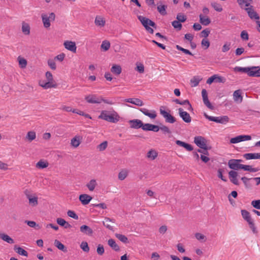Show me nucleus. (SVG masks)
Listing matches in <instances>:
<instances>
[{"instance_id": "63", "label": "nucleus", "mask_w": 260, "mask_h": 260, "mask_svg": "<svg viewBox=\"0 0 260 260\" xmlns=\"http://www.w3.org/2000/svg\"><path fill=\"white\" fill-rule=\"evenodd\" d=\"M48 64L52 70H55L56 68V63L54 60L50 59L48 60Z\"/></svg>"}, {"instance_id": "34", "label": "nucleus", "mask_w": 260, "mask_h": 260, "mask_svg": "<svg viewBox=\"0 0 260 260\" xmlns=\"http://www.w3.org/2000/svg\"><path fill=\"white\" fill-rule=\"evenodd\" d=\"M97 185L96 181L95 179H91L87 184L86 186L90 191H93Z\"/></svg>"}, {"instance_id": "25", "label": "nucleus", "mask_w": 260, "mask_h": 260, "mask_svg": "<svg viewBox=\"0 0 260 260\" xmlns=\"http://www.w3.org/2000/svg\"><path fill=\"white\" fill-rule=\"evenodd\" d=\"M241 215L242 217L244 218L245 220H246L247 222L252 220V218L251 217L250 213L246 210H241Z\"/></svg>"}, {"instance_id": "51", "label": "nucleus", "mask_w": 260, "mask_h": 260, "mask_svg": "<svg viewBox=\"0 0 260 260\" xmlns=\"http://www.w3.org/2000/svg\"><path fill=\"white\" fill-rule=\"evenodd\" d=\"M200 81V79L197 77H193L191 80L190 82L192 84L191 87L197 86Z\"/></svg>"}, {"instance_id": "31", "label": "nucleus", "mask_w": 260, "mask_h": 260, "mask_svg": "<svg viewBox=\"0 0 260 260\" xmlns=\"http://www.w3.org/2000/svg\"><path fill=\"white\" fill-rule=\"evenodd\" d=\"M237 2L241 8H243L244 5L248 8L250 7L252 0H237Z\"/></svg>"}, {"instance_id": "45", "label": "nucleus", "mask_w": 260, "mask_h": 260, "mask_svg": "<svg viewBox=\"0 0 260 260\" xmlns=\"http://www.w3.org/2000/svg\"><path fill=\"white\" fill-rule=\"evenodd\" d=\"M128 172L126 170H122L118 174V179L120 180H124L127 176Z\"/></svg>"}, {"instance_id": "30", "label": "nucleus", "mask_w": 260, "mask_h": 260, "mask_svg": "<svg viewBox=\"0 0 260 260\" xmlns=\"http://www.w3.org/2000/svg\"><path fill=\"white\" fill-rule=\"evenodd\" d=\"M15 251L19 254L25 256H28V253L24 249L20 247H17L16 245L14 246V248Z\"/></svg>"}, {"instance_id": "58", "label": "nucleus", "mask_w": 260, "mask_h": 260, "mask_svg": "<svg viewBox=\"0 0 260 260\" xmlns=\"http://www.w3.org/2000/svg\"><path fill=\"white\" fill-rule=\"evenodd\" d=\"M172 26L175 28H177L178 30H181L182 28V24L177 20H174L172 22Z\"/></svg>"}, {"instance_id": "32", "label": "nucleus", "mask_w": 260, "mask_h": 260, "mask_svg": "<svg viewBox=\"0 0 260 260\" xmlns=\"http://www.w3.org/2000/svg\"><path fill=\"white\" fill-rule=\"evenodd\" d=\"M94 23L96 26L103 27L105 24V21L102 17L96 16L95 19Z\"/></svg>"}, {"instance_id": "22", "label": "nucleus", "mask_w": 260, "mask_h": 260, "mask_svg": "<svg viewBox=\"0 0 260 260\" xmlns=\"http://www.w3.org/2000/svg\"><path fill=\"white\" fill-rule=\"evenodd\" d=\"M0 238L9 244L14 243V240L8 235L0 233Z\"/></svg>"}, {"instance_id": "4", "label": "nucleus", "mask_w": 260, "mask_h": 260, "mask_svg": "<svg viewBox=\"0 0 260 260\" xmlns=\"http://www.w3.org/2000/svg\"><path fill=\"white\" fill-rule=\"evenodd\" d=\"M99 118L113 123H115L118 120L116 117L114 116L113 114H109V112L106 110L101 112V114L99 116Z\"/></svg>"}, {"instance_id": "33", "label": "nucleus", "mask_w": 260, "mask_h": 260, "mask_svg": "<svg viewBox=\"0 0 260 260\" xmlns=\"http://www.w3.org/2000/svg\"><path fill=\"white\" fill-rule=\"evenodd\" d=\"M167 8V6L165 5H159L157 6V9L158 12L161 15H166L167 14L166 9Z\"/></svg>"}, {"instance_id": "19", "label": "nucleus", "mask_w": 260, "mask_h": 260, "mask_svg": "<svg viewBox=\"0 0 260 260\" xmlns=\"http://www.w3.org/2000/svg\"><path fill=\"white\" fill-rule=\"evenodd\" d=\"M80 230L81 232L89 236H92L93 233V231L92 229L86 225H83L81 226L80 228Z\"/></svg>"}, {"instance_id": "64", "label": "nucleus", "mask_w": 260, "mask_h": 260, "mask_svg": "<svg viewBox=\"0 0 260 260\" xmlns=\"http://www.w3.org/2000/svg\"><path fill=\"white\" fill-rule=\"evenodd\" d=\"M68 215L72 217L75 219H78V216L75 213V212L72 210H69L67 212Z\"/></svg>"}, {"instance_id": "16", "label": "nucleus", "mask_w": 260, "mask_h": 260, "mask_svg": "<svg viewBox=\"0 0 260 260\" xmlns=\"http://www.w3.org/2000/svg\"><path fill=\"white\" fill-rule=\"evenodd\" d=\"M248 76L250 77H260V70L259 66H253L250 67V71L248 73Z\"/></svg>"}, {"instance_id": "40", "label": "nucleus", "mask_w": 260, "mask_h": 260, "mask_svg": "<svg viewBox=\"0 0 260 260\" xmlns=\"http://www.w3.org/2000/svg\"><path fill=\"white\" fill-rule=\"evenodd\" d=\"M36 138V133L34 131H29L27 133L26 136V139H27L29 142L35 140Z\"/></svg>"}, {"instance_id": "53", "label": "nucleus", "mask_w": 260, "mask_h": 260, "mask_svg": "<svg viewBox=\"0 0 260 260\" xmlns=\"http://www.w3.org/2000/svg\"><path fill=\"white\" fill-rule=\"evenodd\" d=\"M240 142H242V139L241 135L233 138L230 140V143L232 144H236Z\"/></svg>"}, {"instance_id": "29", "label": "nucleus", "mask_w": 260, "mask_h": 260, "mask_svg": "<svg viewBox=\"0 0 260 260\" xmlns=\"http://www.w3.org/2000/svg\"><path fill=\"white\" fill-rule=\"evenodd\" d=\"M241 169L250 172H256L259 170V169L257 168H252L251 166L244 165H242Z\"/></svg>"}, {"instance_id": "2", "label": "nucleus", "mask_w": 260, "mask_h": 260, "mask_svg": "<svg viewBox=\"0 0 260 260\" xmlns=\"http://www.w3.org/2000/svg\"><path fill=\"white\" fill-rule=\"evenodd\" d=\"M204 116L209 121H213L216 123H221V124H226L229 121V118L228 116H222L218 117H213L211 116H209L207 115L206 113H204Z\"/></svg>"}, {"instance_id": "26", "label": "nucleus", "mask_w": 260, "mask_h": 260, "mask_svg": "<svg viewBox=\"0 0 260 260\" xmlns=\"http://www.w3.org/2000/svg\"><path fill=\"white\" fill-rule=\"evenodd\" d=\"M199 17L200 23L205 26L209 25L211 22V20L209 18L204 17L202 14H200L199 15Z\"/></svg>"}, {"instance_id": "57", "label": "nucleus", "mask_w": 260, "mask_h": 260, "mask_svg": "<svg viewBox=\"0 0 260 260\" xmlns=\"http://www.w3.org/2000/svg\"><path fill=\"white\" fill-rule=\"evenodd\" d=\"M250 179H252V178H248L246 177H242L241 178V180L243 181L246 188H249L251 187L250 184L248 183V181Z\"/></svg>"}, {"instance_id": "27", "label": "nucleus", "mask_w": 260, "mask_h": 260, "mask_svg": "<svg viewBox=\"0 0 260 260\" xmlns=\"http://www.w3.org/2000/svg\"><path fill=\"white\" fill-rule=\"evenodd\" d=\"M108 245L115 251H118L120 250L119 246L116 243L115 240L113 239H110L108 241Z\"/></svg>"}, {"instance_id": "50", "label": "nucleus", "mask_w": 260, "mask_h": 260, "mask_svg": "<svg viewBox=\"0 0 260 260\" xmlns=\"http://www.w3.org/2000/svg\"><path fill=\"white\" fill-rule=\"evenodd\" d=\"M248 224L249 225L250 228L252 230V232L254 234H257L258 233V231L256 229V228L255 226V224L253 221V220H251L249 222H248Z\"/></svg>"}, {"instance_id": "38", "label": "nucleus", "mask_w": 260, "mask_h": 260, "mask_svg": "<svg viewBox=\"0 0 260 260\" xmlns=\"http://www.w3.org/2000/svg\"><path fill=\"white\" fill-rule=\"evenodd\" d=\"M48 163L47 161L41 160L36 164V167L40 169H43L48 166Z\"/></svg>"}, {"instance_id": "12", "label": "nucleus", "mask_w": 260, "mask_h": 260, "mask_svg": "<svg viewBox=\"0 0 260 260\" xmlns=\"http://www.w3.org/2000/svg\"><path fill=\"white\" fill-rule=\"evenodd\" d=\"M101 96L98 97L95 94H90L85 98V100L88 103L100 104Z\"/></svg>"}, {"instance_id": "14", "label": "nucleus", "mask_w": 260, "mask_h": 260, "mask_svg": "<svg viewBox=\"0 0 260 260\" xmlns=\"http://www.w3.org/2000/svg\"><path fill=\"white\" fill-rule=\"evenodd\" d=\"M238 176V174L235 171L232 170L229 172V177L231 182L236 185H238L239 184V181L237 179Z\"/></svg>"}, {"instance_id": "60", "label": "nucleus", "mask_w": 260, "mask_h": 260, "mask_svg": "<svg viewBox=\"0 0 260 260\" xmlns=\"http://www.w3.org/2000/svg\"><path fill=\"white\" fill-rule=\"evenodd\" d=\"M71 144L73 147H77L80 145V142L79 139L75 137L71 140Z\"/></svg>"}, {"instance_id": "55", "label": "nucleus", "mask_w": 260, "mask_h": 260, "mask_svg": "<svg viewBox=\"0 0 260 260\" xmlns=\"http://www.w3.org/2000/svg\"><path fill=\"white\" fill-rule=\"evenodd\" d=\"M19 64L21 68H24L27 65V61L23 58L18 57Z\"/></svg>"}, {"instance_id": "59", "label": "nucleus", "mask_w": 260, "mask_h": 260, "mask_svg": "<svg viewBox=\"0 0 260 260\" xmlns=\"http://www.w3.org/2000/svg\"><path fill=\"white\" fill-rule=\"evenodd\" d=\"M96 252L98 254L100 255H102L105 252L104 248L103 245L101 244L98 245L96 249Z\"/></svg>"}, {"instance_id": "17", "label": "nucleus", "mask_w": 260, "mask_h": 260, "mask_svg": "<svg viewBox=\"0 0 260 260\" xmlns=\"http://www.w3.org/2000/svg\"><path fill=\"white\" fill-rule=\"evenodd\" d=\"M139 110L145 115L148 116L151 119H154L156 117V113L154 110H152L151 112L146 108H141Z\"/></svg>"}, {"instance_id": "56", "label": "nucleus", "mask_w": 260, "mask_h": 260, "mask_svg": "<svg viewBox=\"0 0 260 260\" xmlns=\"http://www.w3.org/2000/svg\"><path fill=\"white\" fill-rule=\"evenodd\" d=\"M159 127V129H160L164 134H171V131L168 126L165 125H162Z\"/></svg>"}, {"instance_id": "1", "label": "nucleus", "mask_w": 260, "mask_h": 260, "mask_svg": "<svg viewBox=\"0 0 260 260\" xmlns=\"http://www.w3.org/2000/svg\"><path fill=\"white\" fill-rule=\"evenodd\" d=\"M138 19L140 21L143 26L145 27L146 30L150 34H152L154 32L153 28L150 27L152 26L154 28H156V25L153 21L149 18L142 16H138Z\"/></svg>"}, {"instance_id": "54", "label": "nucleus", "mask_w": 260, "mask_h": 260, "mask_svg": "<svg viewBox=\"0 0 260 260\" xmlns=\"http://www.w3.org/2000/svg\"><path fill=\"white\" fill-rule=\"evenodd\" d=\"M176 47L177 49H178L179 51H181L183 52V53H184L186 54H188V55H193L192 53L189 50H188L187 49H184V48H182V47H181L179 45H176Z\"/></svg>"}, {"instance_id": "61", "label": "nucleus", "mask_w": 260, "mask_h": 260, "mask_svg": "<svg viewBox=\"0 0 260 260\" xmlns=\"http://www.w3.org/2000/svg\"><path fill=\"white\" fill-rule=\"evenodd\" d=\"M251 204L254 208L260 209V200H253Z\"/></svg>"}, {"instance_id": "18", "label": "nucleus", "mask_w": 260, "mask_h": 260, "mask_svg": "<svg viewBox=\"0 0 260 260\" xmlns=\"http://www.w3.org/2000/svg\"><path fill=\"white\" fill-rule=\"evenodd\" d=\"M79 200L81 203L84 205L88 204L92 200V197L87 194H82L79 196Z\"/></svg>"}, {"instance_id": "62", "label": "nucleus", "mask_w": 260, "mask_h": 260, "mask_svg": "<svg viewBox=\"0 0 260 260\" xmlns=\"http://www.w3.org/2000/svg\"><path fill=\"white\" fill-rule=\"evenodd\" d=\"M195 237L199 241H206V237L203 235L199 233H197L195 234Z\"/></svg>"}, {"instance_id": "28", "label": "nucleus", "mask_w": 260, "mask_h": 260, "mask_svg": "<svg viewBox=\"0 0 260 260\" xmlns=\"http://www.w3.org/2000/svg\"><path fill=\"white\" fill-rule=\"evenodd\" d=\"M233 96L235 101L239 102L240 103L242 102L243 98L241 94V91L240 90L235 91L233 93Z\"/></svg>"}, {"instance_id": "44", "label": "nucleus", "mask_w": 260, "mask_h": 260, "mask_svg": "<svg viewBox=\"0 0 260 260\" xmlns=\"http://www.w3.org/2000/svg\"><path fill=\"white\" fill-rule=\"evenodd\" d=\"M181 105L184 106H188V108H187V110L189 111H193V109L191 105L190 104L189 101L188 100H185L181 102Z\"/></svg>"}, {"instance_id": "10", "label": "nucleus", "mask_w": 260, "mask_h": 260, "mask_svg": "<svg viewBox=\"0 0 260 260\" xmlns=\"http://www.w3.org/2000/svg\"><path fill=\"white\" fill-rule=\"evenodd\" d=\"M237 162L238 161H236V159H231L229 160L228 161L229 167L233 170V171L241 169L242 164H239Z\"/></svg>"}, {"instance_id": "37", "label": "nucleus", "mask_w": 260, "mask_h": 260, "mask_svg": "<svg viewBox=\"0 0 260 260\" xmlns=\"http://www.w3.org/2000/svg\"><path fill=\"white\" fill-rule=\"evenodd\" d=\"M55 246L57 247V248L60 250H62L63 252H67V249L65 247L64 245L62 244L59 241L57 240H55L54 241Z\"/></svg>"}, {"instance_id": "8", "label": "nucleus", "mask_w": 260, "mask_h": 260, "mask_svg": "<svg viewBox=\"0 0 260 260\" xmlns=\"http://www.w3.org/2000/svg\"><path fill=\"white\" fill-rule=\"evenodd\" d=\"M245 10L247 12L248 16L251 19L255 20H258L259 19V17L258 14L253 10L252 6H250L249 7L246 8Z\"/></svg>"}, {"instance_id": "43", "label": "nucleus", "mask_w": 260, "mask_h": 260, "mask_svg": "<svg viewBox=\"0 0 260 260\" xmlns=\"http://www.w3.org/2000/svg\"><path fill=\"white\" fill-rule=\"evenodd\" d=\"M211 5L217 12H220L223 10L221 6L216 2H212Z\"/></svg>"}, {"instance_id": "47", "label": "nucleus", "mask_w": 260, "mask_h": 260, "mask_svg": "<svg viewBox=\"0 0 260 260\" xmlns=\"http://www.w3.org/2000/svg\"><path fill=\"white\" fill-rule=\"evenodd\" d=\"M201 45L204 49H207L210 46V42L207 39L204 38L202 40Z\"/></svg>"}, {"instance_id": "21", "label": "nucleus", "mask_w": 260, "mask_h": 260, "mask_svg": "<svg viewBox=\"0 0 260 260\" xmlns=\"http://www.w3.org/2000/svg\"><path fill=\"white\" fill-rule=\"evenodd\" d=\"M243 157L247 160L254 159H259L260 158V153H245L243 155Z\"/></svg>"}, {"instance_id": "20", "label": "nucleus", "mask_w": 260, "mask_h": 260, "mask_svg": "<svg viewBox=\"0 0 260 260\" xmlns=\"http://www.w3.org/2000/svg\"><path fill=\"white\" fill-rule=\"evenodd\" d=\"M125 101L127 103H129L138 106H142L144 105L143 101L137 98L127 99L125 100Z\"/></svg>"}, {"instance_id": "39", "label": "nucleus", "mask_w": 260, "mask_h": 260, "mask_svg": "<svg viewBox=\"0 0 260 260\" xmlns=\"http://www.w3.org/2000/svg\"><path fill=\"white\" fill-rule=\"evenodd\" d=\"M157 156V152L153 149L150 150L147 153V156L151 160H154Z\"/></svg>"}, {"instance_id": "24", "label": "nucleus", "mask_w": 260, "mask_h": 260, "mask_svg": "<svg viewBox=\"0 0 260 260\" xmlns=\"http://www.w3.org/2000/svg\"><path fill=\"white\" fill-rule=\"evenodd\" d=\"M121 71V67L120 66L117 64L113 65L111 69V72L116 75H119L120 74Z\"/></svg>"}, {"instance_id": "49", "label": "nucleus", "mask_w": 260, "mask_h": 260, "mask_svg": "<svg viewBox=\"0 0 260 260\" xmlns=\"http://www.w3.org/2000/svg\"><path fill=\"white\" fill-rule=\"evenodd\" d=\"M176 19L179 22H184L186 20V16L182 13H179L177 14Z\"/></svg>"}, {"instance_id": "52", "label": "nucleus", "mask_w": 260, "mask_h": 260, "mask_svg": "<svg viewBox=\"0 0 260 260\" xmlns=\"http://www.w3.org/2000/svg\"><path fill=\"white\" fill-rule=\"evenodd\" d=\"M108 146V142L107 141H104L103 143H101L97 146V148L99 150V151H102L105 150Z\"/></svg>"}, {"instance_id": "48", "label": "nucleus", "mask_w": 260, "mask_h": 260, "mask_svg": "<svg viewBox=\"0 0 260 260\" xmlns=\"http://www.w3.org/2000/svg\"><path fill=\"white\" fill-rule=\"evenodd\" d=\"M110 47V43L108 41H104L101 45V48L104 51H107Z\"/></svg>"}, {"instance_id": "11", "label": "nucleus", "mask_w": 260, "mask_h": 260, "mask_svg": "<svg viewBox=\"0 0 260 260\" xmlns=\"http://www.w3.org/2000/svg\"><path fill=\"white\" fill-rule=\"evenodd\" d=\"M63 45L66 49L74 53L76 52L77 46L74 42L66 41L64 42Z\"/></svg>"}, {"instance_id": "5", "label": "nucleus", "mask_w": 260, "mask_h": 260, "mask_svg": "<svg viewBox=\"0 0 260 260\" xmlns=\"http://www.w3.org/2000/svg\"><path fill=\"white\" fill-rule=\"evenodd\" d=\"M42 21L44 26L45 28H48L50 26V21H53L55 20V15L54 13L52 12L49 14L48 16L47 15L43 14H42Z\"/></svg>"}, {"instance_id": "3", "label": "nucleus", "mask_w": 260, "mask_h": 260, "mask_svg": "<svg viewBox=\"0 0 260 260\" xmlns=\"http://www.w3.org/2000/svg\"><path fill=\"white\" fill-rule=\"evenodd\" d=\"M165 107L161 106L159 108L160 114L165 118L167 123H174L176 121L175 117L172 116L170 113L165 110Z\"/></svg>"}, {"instance_id": "46", "label": "nucleus", "mask_w": 260, "mask_h": 260, "mask_svg": "<svg viewBox=\"0 0 260 260\" xmlns=\"http://www.w3.org/2000/svg\"><path fill=\"white\" fill-rule=\"evenodd\" d=\"M80 248L85 252H88L90 250L87 242L85 241L81 242L80 244Z\"/></svg>"}, {"instance_id": "15", "label": "nucleus", "mask_w": 260, "mask_h": 260, "mask_svg": "<svg viewBox=\"0 0 260 260\" xmlns=\"http://www.w3.org/2000/svg\"><path fill=\"white\" fill-rule=\"evenodd\" d=\"M143 130L146 131H153L154 132H157L159 130V127L156 125H153L150 123L144 124L143 126Z\"/></svg>"}, {"instance_id": "35", "label": "nucleus", "mask_w": 260, "mask_h": 260, "mask_svg": "<svg viewBox=\"0 0 260 260\" xmlns=\"http://www.w3.org/2000/svg\"><path fill=\"white\" fill-rule=\"evenodd\" d=\"M27 199L29 200V203L32 206H37L38 204V198L34 197H32L30 195H27Z\"/></svg>"}, {"instance_id": "13", "label": "nucleus", "mask_w": 260, "mask_h": 260, "mask_svg": "<svg viewBox=\"0 0 260 260\" xmlns=\"http://www.w3.org/2000/svg\"><path fill=\"white\" fill-rule=\"evenodd\" d=\"M129 123L131 124V127L135 129H138L142 128L143 129V126L144 123L143 122L139 119H133L129 121Z\"/></svg>"}, {"instance_id": "36", "label": "nucleus", "mask_w": 260, "mask_h": 260, "mask_svg": "<svg viewBox=\"0 0 260 260\" xmlns=\"http://www.w3.org/2000/svg\"><path fill=\"white\" fill-rule=\"evenodd\" d=\"M250 67H236L234 68V71L247 73L248 75Z\"/></svg>"}, {"instance_id": "41", "label": "nucleus", "mask_w": 260, "mask_h": 260, "mask_svg": "<svg viewBox=\"0 0 260 260\" xmlns=\"http://www.w3.org/2000/svg\"><path fill=\"white\" fill-rule=\"evenodd\" d=\"M22 31L24 34L28 35L30 34V27L27 23H23L22 26Z\"/></svg>"}, {"instance_id": "42", "label": "nucleus", "mask_w": 260, "mask_h": 260, "mask_svg": "<svg viewBox=\"0 0 260 260\" xmlns=\"http://www.w3.org/2000/svg\"><path fill=\"white\" fill-rule=\"evenodd\" d=\"M115 236L120 241L124 243H127L128 242V239L125 235L120 234H116Z\"/></svg>"}, {"instance_id": "23", "label": "nucleus", "mask_w": 260, "mask_h": 260, "mask_svg": "<svg viewBox=\"0 0 260 260\" xmlns=\"http://www.w3.org/2000/svg\"><path fill=\"white\" fill-rule=\"evenodd\" d=\"M40 85L43 87L45 89H48L51 87H56V84L54 83L53 81H48V82L45 83H40Z\"/></svg>"}, {"instance_id": "6", "label": "nucleus", "mask_w": 260, "mask_h": 260, "mask_svg": "<svg viewBox=\"0 0 260 260\" xmlns=\"http://www.w3.org/2000/svg\"><path fill=\"white\" fill-rule=\"evenodd\" d=\"M194 142L200 148L206 151L208 150V147L206 143V140L203 137L197 136L194 137Z\"/></svg>"}, {"instance_id": "9", "label": "nucleus", "mask_w": 260, "mask_h": 260, "mask_svg": "<svg viewBox=\"0 0 260 260\" xmlns=\"http://www.w3.org/2000/svg\"><path fill=\"white\" fill-rule=\"evenodd\" d=\"M202 95L204 104L210 109H213L214 107L208 100V94L206 90L203 89L202 90Z\"/></svg>"}, {"instance_id": "7", "label": "nucleus", "mask_w": 260, "mask_h": 260, "mask_svg": "<svg viewBox=\"0 0 260 260\" xmlns=\"http://www.w3.org/2000/svg\"><path fill=\"white\" fill-rule=\"evenodd\" d=\"M178 113L180 117L182 119L183 121L186 123H190L191 121V117L189 113L186 111H184L182 108L178 109Z\"/></svg>"}]
</instances>
